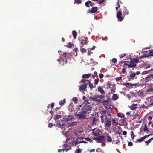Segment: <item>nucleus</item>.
<instances>
[{
    "mask_svg": "<svg viewBox=\"0 0 153 153\" xmlns=\"http://www.w3.org/2000/svg\"><path fill=\"white\" fill-rule=\"evenodd\" d=\"M86 113V111L79 112L78 114H76L75 116L78 117L79 119H85L87 117V116L85 115Z\"/></svg>",
    "mask_w": 153,
    "mask_h": 153,
    "instance_id": "obj_2",
    "label": "nucleus"
},
{
    "mask_svg": "<svg viewBox=\"0 0 153 153\" xmlns=\"http://www.w3.org/2000/svg\"><path fill=\"white\" fill-rule=\"evenodd\" d=\"M86 140L89 142L90 143H93V140L89 137H87L85 138Z\"/></svg>",
    "mask_w": 153,
    "mask_h": 153,
    "instance_id": "obj_43",
    "label": "nucleus"
},
{
    "mask_svg": "<svg viewBox=\"0 0 153 153\" xmlns=\"http://www.w3.org/2000/svg\"><path fill=\"white\" fill-rule=\"evenodd\" d=\"M98 98H100L101 99H102L104 97V96L102 95H98Z\"/></svg>",
    "mask_w": 153,
    "mask_h": 153,
    "instance_id": "obj_59",
    "label": "nucleus"
},
{
    "mask_svg": "<svg viewBox=\"0 0 153 153\" xmlns=\"http://www.w3.org/2000/svg\"><path fill=\"white\" fill-rule=\"evenodd\" d=\"M132 61L134 62V63H138L139 62V60L137 59H134Z\"/></svg>",
    "mask_w": 153,
    "mask_h": 153,
    "instance_id": "obj_55",
    "label": "nucleus"
},
{
    "mask_svg": "<svg viewBox=\"0 0 153 153\" xmlns=\"http://www.w3.org/2000/svg\"><path fill=\"white\" fill-rule=\"evenodd\" d=\"M115 89L114 88V87L113 88H112L111 89V93H113L115 92Z\"/></svg>",
    "mask_w": 153,
    "mask_h": 153,
    "instance_id": "obj_56",
    "label": "nucleus"
},
{
    "mask_svg": "<svg viewBox=\"0 0 153 153\" xmlns=\"http://www.w3.org/2000/svg\"><path fill=\"white\" fill-rule=\"evenodd\" d=\"M56 122V124H54V126H56L60 128H65V124H60V122L59 121L57 120Z\"/></svg>",
    "mask_w": 153,
    "mask_h": 153,
    "instance_id": "obj_6",
    "label": "nucleus"
},
{
    "mask_svg": "<svg viewBox=\"0 0 153 153\" xmlns=\"http://www.w3.org/2000/svg\"><path fill=\"white\" fill-rule=\"evenodd\" d=\"M141 108H147V107L144 104L142 105H141Z\"/></svg>",
    "mask_w": 153,
    "mask_h": 153,
    "instance_id": "obj_62",
    "label": "nucleus"
},
{
    "mask_svg": "<svg viewBox=\"0 0 153 153\" xmlns=\"http://www.w3.org/2000/svg\"><path fill=\"white\" fill-rule=\"evenodd\" d=\"M133 145L132 143L131 142H130L128 143V146H132Z\"/></svg>",
    "mask_w": 153,
    "mask_h": 153,
    "instance_id": "obj_63",
    "label": "nucleus"
},
{
    "mask_svg": "<svg viewBox=\"0 0 153 153\" xmlns=\"http://www.w3.org/2000/svg\"><path fill=\"white\" fill-rule=\"evenodd\" d=\"M91 75V74L90 73L85 74H84L82 76V77L83 78H88L90 77Z\"/></svg>",
    "mask_w": 153,
    "mask_h": 153,
    "instance_id": "obj_19",
    "label": "nucleus"
},
{
    "mask_svg": "<svg viewBox=\"0 0 153 153\" xmlns=\"http://www.w3.org/2000/svg\"><path fill=\"white\" fill-rule=\"evenodd\" d=\"M73 101L74 102V104H76L77 103L78 99L76 97H74L72 99Z\"/></svg>",
    "mask_w": 153,
    "mask_h": 153,
    "instance_id": "obj_27",
    "label": "nucleus"
},
{
    "mask_svg": "<svg viewBox=\"0 0 153 153\" xmlns=\"http://www.w3.org/2000/svg\"><path fill=\"white\" fill-rule=\"evenodd\" d=\"M88 81H89L88 80H86L85 79H82L81 81V82L82 83L86 84V83H88L87 82H88Z\"/></svg>",
    "mask_w": 153,
    "mask_h": 153,
    "instance_id": "obj_37",
    "label": "nucleus"
},
{
    "mask_svg": "<svg viewBox=\"0 0 153 153\" xmlns=\"http://www.w3.org/2000/svg\"><path fill=\"white\" fill-rule=\"evenodd\" d=\"M109 102L108 100H102V103L103 105L105 104V103H109Z\"/></svg>",
    "mask_w": 153,
    "mask_h": 153,
    "instance_id": "obj_35",
    "label": "nucleus"
},
{
    "mask_svg": "<svg viewBox=\"0 0 153 153\" xmlns=\"http://www.w3.org/2000/svg\"><path fill=\"white\" fill-rule=\"evenodd\" d=\"M108 118L110 121H111V122H112L111 123L112 124L116 123V118H115V116L113 114L110 116L109 117H108Z\"/></svg>",
    "mask_w": 153,
    "mask_h": 153,
    "instance_id": "obj_5",
    "label": "nucleus"
},
{
    "mask_svg": "<svg viewBox=\"0 0 153 153\" xmlns=\"http://www.w3.org/2000/svg\"><path fill=\"white\" fill-rule=\"evenodd\" d=\"M89 4L91 7L95 5L94 3L91 1H88L85 3V6L88 7H90Z\"/></svg>",
    "mask_w": 153,
    "mask_h": 153,
    "instance_id": "obj_10",
    "label": "nucleus"
},
{
    "mask_svg": "<svg viewBox=\"0 0 153 153\" xmlns=\"http://www.w3.org/2000/svg\"><path fill=\"white\" fill-rule=\"evenodd\" d=\"M123 13L124 16L125 15H128L129 14V11L127 9L125 8L124 10L123 11Z\"/></svg>",
    "mask_w": 153,
    "mask_h": 153,
    "instance_id": "obj_23",
    "label": "nucleus"
},
{
    "mask_svg": "<svg viewBox=\"0 0 153 153\" xmlns=\"http://www.w3.org/2000/svg\"><path fill=\"white\" fill-rule=\"evenodd\" d=\"M97 73L96 71H95L94 72V74L92 75V77L93 79H95V76L97 75Z\"/></svg>",
    "mask_w": 153,
    "mask_h": 153,
    "instance_id": "obj_45",
    "label": "nucleus"
},
{
    "mask_svg": "<svg viewBox=\"0 0 153 153\" xmlns=\"http://www.w3.org/2000/svg\"><path fill=\"white\" fill-rule=\"evenodd\" d=\"M61 117V115H56L54 117V119L56 120L59 119Z\"/></svg>",
    "mask_w": 153,
    "mask_h": 153,
    "instance_id": "obj_39",
    "label": "nucleus"
},
{
    "mask_svg": "<svg viewBox=\"0 0 153 153\" xmlns=\"http://www.w3.org/2000/svg\"><path fill=\"white\" fill-rule=\"evenodd\" d=\"M98 91L102 94H105V91L102 88H101L100 86H99L98 88Z\"/></svg>",
    "mask_w": 153,
    "mask_h": 153,
    "instance_id": "obj_15",
    "label": "nucleus"
},
{
    "mask_svg": "<svg viewBox=\"0 0 153 153\" xmlns=\"http://www.w3.org/2000/svg\"><path fill=\"white\" fill-rule=\"evenodd\" d=\"M99 79L98 78H97L95 80V83L97 85L99 82Z\"/></svg>",
    "mask_w": 153,
    "mask_h": 153,
    "instance_id": "obj_54",
    "label": "nucleus"
},
{
    "mask_svg": "<svg viewBox=\"0 0 153 153\" xmlns=\"http://www.w3.org/2000/svg\"><path fill=\"white\" fill-rule=\"evenodd\" d=\"M94 98V101H99V100H97V98H98V95H95L94 97H93Z\"/></svg>",
    "mask_w": 153,
    "mask_h": 153,
    "instance_id": "obj_31",
    "label": "nucleus"
},
{
    "mask_svg": "<svg viewBox=\"0 0 153 153\" xmlns=\"http://www.w3.org/2000/svg\"><path fill=\"white\" fill-rule=\"evenodd\" d=\"M80 51L82 53H86V50L83 48H81Z\"/></svg>",
    "mask_w": 153,
    "mask_h": 153,
    "instance_id": "obj_42",
    "label": "nucleus"
},
{
    "mask_svg": "<svg viewBox=\"0 0 153 153\" xmlns=\"http://www.w3.org/2000/svg\"><path fill=\"white\" fill-rule=\"evenodd\" d=\"M72 33L74 39H75L77 35L76 32L75 30H73L72 32Z\"/></svg>",
    "mask_w": 153,
    "mask_h": 153,
    "instance_id": "obj_24",
    "label": "nucleus"
},
{
    "mask_svg": "<svg viewBox=\"0 0 153 153\" xmlns=\"http://www.w3.org/2000/svg\"><path fill=\"white\" fill-rule=\"evenodd\" d=\"M88 83L89 87L92 90L94 88L93 85L91 83V82L89 81H88Z\"/></svg>",
    "mask_w": 153,
    "mask_h": 153,
    "instance_id": "obj_34",
    "label": "nucleus"
},
{
    "mask_svg": "<svg viewBox=\"0 0 153 153\" xmlns=\"http://www.w3.org/2000/svg\"><path fill=\"white\" fill-rule=\"evenodd\" d=\"M88 56L90 55L92 53V52L91 51V48H88Z\"/></svg>",
    "mask_w": 153,
    "mask_h": 153,
    "instance_id": "obj_41",
    "label": "nucleus"
},
{
    "mask_svg": "<svg viewBox=\"0 0 153 153\" xmlns=\"http://www.w3.org/2000/svg\"><path fill=\"white\" fill-rule=\"evenodd\" d=\"M112 98L113 100H116L119 98V95L117 94H114Z\"/></svg>",
    "mask_w": 153,
    "mask_h": 153,
    "instance_id": "obj_16",
    "label": "nucleus"
},
{
    "mask_svg": "<svg viewBox=\"0 0 153 153\" xmlns=\"http://www.w3.org/2000/svg\"><path fill=\"white\" fill-rule=\"evenodd\" d=\"M103 105L105 107V108L107 109H108L110 108V105H109V102Z\"/></svg>",
    "mask_w": 153,
    "mask_h": 153,
    "instance_id": "obj_28",
    "label": "nucleus"
},
{
    "mask_svg": "<svg viewBox=\"0 0 153 153\" xmlns=\"http://www.w3.org/2000/svg\"><path fill=\"white\" fill-rule=\"evenodd\" d=\"M129 86V87H128V88L129 89H131L132 88L133 86H138V83L132 84L131 83H130Z\"/></svg>",
    "mask_w": 153,
    "mask_h": 153,
    "instance_id": "obj_22",
    "label": "nucleus"
},
{
    "mask_svg": "<svg viewBox=\"0 0 153 153\" xmlns=\"http://www.w3.org/2000/svg\"><path fill=\"white\" fill-rule=\"evenodd\" d=\"M130 64H129L128 65V68H134L136 66V65L134 63V62L133 61H130L129 62Z\"/></svg>",
    "mask_w": 153,
    "mask_h": 153,
    "instance_id": "obj_14",
    "label": "nucleus"
},
{
    "mask_svg": "<svg viewBox=\"0 0 153 153\" xmlns=\"http://www.w3.org/2000/svg\"><path fill=\"white\" fill-rule=\"evenodd\" d=\"M72 118V116L71 115H69L68 117H66L63 118V120L64 119H67L68 120H70Z\"/></svg>",
    "mask_w": 153,
    "mask_h": 153,
    "instance_id": "obj_29",
    "label": "nucleus"
},
{
    "mask_svg": "<svg viewBox=\"0 0 153 153\" xmlns=\"http://www.w3.org/2000/svg\"><path fill=\"white\" fill-rule=\"evenodd\" d=\"M98 10V8L97 7H92L91 10L89 11V12L90 13H95Z\"/></svg>",
    "mask_w": 153,
    "mask_h": 153,
    "instance_id": "obj_11",
    "label": "nucleus"
},
{
    "mask_svg": "<svg viewBox=\"0 0 153 153\" xmlns=\"http://www.w3.org/2000/svg\"><path fill=\"white\" fill-rule=\"evenodd\" d=\"M91 118L92 120V122L91 123L92 126L94 125L96 123V119L95 117L94 116L92 115V116L91 117Z\"/></svg>",
    "mask_w": 153,
    "mask_h": 153,
    "instance_id": "obj_12",
    "label": "nucleus"
},
{
    "mask_svg": "<svg viewBox=\"0 0 153 153\" xmlns=\"http://www.w3.org/2000/svg\"><path fill=\"white\" fill-rule=\"evenodd\" d=\"M88 85V83L83 84L82 85L80 86L79 90L82 92L85 91V89L87 88V86Z\"/></svg>",
    "mask_w": 153,
    "mask_h": 153,
    "instance_id": "obj_8",
    "label": "nucleus"
},
{
    "mask_svg": "<svg viewBox=\"0 0 153 153\" xmlns=\"http://www.w3.org/2000/svg\"><path fill=\"white\" fill-rule=\"evenodd\" d=\"M65 100V99H64L63 100L60 101L59 102V104L61 105H64L65 103H66Z\"/></svg>",
    "mask_w": 153,
    "mask_h": 153,
    "instance_id": "obj_26",
    "label": "nucleus"
},
{
    "mask_svg": "<svg viewBox=\"0 0 153 153\" xmlns=\"http://www.w3.org/2000/svg\"><path fill=\"white\" fill-rule=\"evenodd\" d=\"M137 104H132V105H131L130 107V108L131 110H135L136 108H137Z\"/></svg>",
    "mask_w": 153,
    "mask_h": 153,
    "instance_id": "obj_21",
    "label": "nucleus"
},
{
    "mask_svg": "<svg viewBox=\"0 0 153 153\" xmlns=\"http://www.w3.org/2000/svg\"><path fill=\"white\" fill-rule=\"evenodd\" d=\"M74 45L73 44H71L70 43H69L68 45H67V47L69 48H71L72 46H73Z\"/></svg>",
    "mask_w": 153,
    "mask_h": 153,
    "instance_id": "obj_47",
    "label": "nucleus"
},
{
    "mask_svg": "<svg viewBox=\"0 0 153 153\" xmlns=\"http://www.w3.org/2000/svg\"><path fill=\"white\" fill-rule=\"evenodd\" d=\"M92 108V107L90 105H86L84 106L82 109V110H85V111L86 112V111H91Z\"/></svg>",
    "mask_w": 153,
    "mask_h": 153,
    "instance_id": "obj_7",
    "label": "nucleus"
},
{
    "mask_svg": "<svg viewBox=\"0 0 153 153\" xmlns=\"http://www.w3.org/2000/svg\"><path fill=\"white\" fill-rule=\"evenodd\" d=\"M112 62L114 63H116L117 62V59L115 58H114L112 59Z\"/></svg>",
    "mask_w": 153,
    "mask_h": 153,
    "instance_id": "obj_46",
    "label": "nucleus"
},
{
    "mask_svg": "<svg viewBox=\"0 0 153 153\" xmlns=\"http://www.w3.org/2000/svg\"><path fill=\"white\" fill-rule=\"evenodd\" d=\"M77 125V123L75 122H73L71 123H68V125L69 126H73Z\"/></svg>",
    "mask_w": 153,
    "mask_h": 153,
    "instance_id": "obj_20",
    "label": "nucleus"
},
{
    "mask_svg": "<svg viewBox=\"0 0 153 153\" xmlns=\"http://www.w3.org/2000/svg\"><path fill=\"white\" fill-rule=\"evenodd\" d=\"M66 55H67V53H63L62 54V56L63 57V58L62 57H61V59L62 60H64V59H65L66 58H65L63 57L66 58Z\"/></svg>",
    "mask_w": 153,
    "mask_h": 153,
    "instance_id": "obj_33",
    "label": "nucleus"
},
{
    "mask_svg": "<svg viewBox=\"0 0 153 153\" xmlns=\"http://www.w3.org/2000/svg\"><path fill=\"white\" fill-rule=\"evenodd\" d=\"M48 126L49 128H51L53 126V124L52 123H50L48 124Z\"/></svg>",
    "mask_w": 153,
    "mask_h": 153,
    "instance_id": "obj_53",
    "label": "nucleus"
},
{
    "mask_svg": "<svg viewBox=\"0 0 153 153\" xmlns=\"http://www.w3.org/2000/svg\"><path fill=\"white\" fill-rule=\"evenodd\" d=\"M118 116L120 117H123L124 116V115L122 113L119 112L117 113Z\"/></svg>",
    "mask_w": 153,
    "mask_h": 153,
    "instance_id": "obj_32",
    "label": "nucleus"
},
{
    "mask_svg": "<svg viewBox=\"0 0 153 153\" xmlns=\"http://www.w3.org/2000/svg\"><path fill=\"white\" fill-rule=\"evenodd\" d=\"M54 103H52L50 105L51 108L53 109L54 106Z\"/></svg>",
    "mask_w": 153,
    "mask_h": 153,
    "instance_id": "obj_61",
    "label": "nucleus"
},
{
    "mask_svg": "<svg viewBox=\"0 0 153 153\" xmlns=\"http://www.w3.org/2000/svg\"><path fill=\"white\" fill-rule=\"evenodd\" d=\"M98 1V4H101L104 2L105 0H99Z\"/></svg>",
    "mask_w": 153,
    "mask_h": 153,
    "instance_id": "obj_49",
    "label": "nucleus"
},
{
    "mask_svg": "<svg viewBox=\"0 0 153 153\" xmlns=\"http://www.w3.org/2000/svg\"><path fill=\"white\" fill-rule=\"evenodd\" d=\"M126 55V54H121L119 56V57L120 58H123Z\"/></svg>",
    "mask_w": 153,
    "mask_h": 153,
    "instance_id": "obj_60",
    "label": "nucleus"
},
{
    "mask_svg": "<svg viewBox=\"0 0 153 153\" xmlns=\"http://www.w3.org/2000/svg\"><path fill=\"white\" fill-rule=\"evenodd\" d=\"M119 141L118 140H117L116 141L113 140L112 142V144H118Z\"/></svg>",
    "mask_w": 153,
    "mask_h": 153,
    "instance_id": "obj_38",
    "label": "nucleus"
},
{
    "mask_svg": "<svg viewBox=\"0 0 153 153\" xmlns=\"http://www.w3.org/2000/svg\"><path fill=\"white\" fill-rule=\"evenodd\" d=\"M71 145L72 146H76L77 144L78 143L76 141H73L71 142L70 143Z\"/></svg>",
    "mask_w": 153,
    "mask_h": 153,
    "instance_id": "obj_30",
    "label": "nucleus"
},
{
    "mask_svg": "<svg viewBox=\"0 0 153 153\" xmlns=\"http://www.w3.org/2000/svg\"><path fill=\"white\" fill-rule=\"evenodd\" d=\"M108 111L106 110H103L102 112L103 114H102L101 116H103V117H105V116H107V113Z\"/></svg>",
    "mask_w": 153,
    "mask_h": 153,
    "instance_id": "obj_25",
    "label": "nucleus"
},
{
    "mask_svg": "<svg viewBox=\"0 0 153 153\" xmlns=\"http://www.w3.org/2000/svg\"><path fill=\"white\" fill-rule=\"evenodd\" d=\"M107 137V141L109 142H112V137L110 135L108 134L107 133V134L105 135Z\"/></svg>",
    "mask_w": 153,
    "mask_h": 153,
    "instance_id": "obj_13",
    "label": "nucleus"
},
{
    "mask_svg": "<svg viewBox=\"0 0 153 153\" xmlns=\"http://www.w3.org/2000/svg\"><path fill=\"white\" fill-rule=\"evenodd\" d=\"M97 140L96 142L97 143H102L105 141V137L104 136L101 135L97 137Z\"/></svg>",
    "mask_w": 153,
    "mask_h": 153,
    "instance_id": "obj_4",
    "label": "nucleus"
},
{
    "mask_svg": "<svg viewBox=\"0 0 153 153\" xmlns=\"http://www.w3.org/2000/svg\"><path fill=\"white\" fill-rule=\"evenodd\" d=\"M80 43L81 45H87L88 43V41L86 40H81L80 41Z\"/></svg>",
    "mask_w": 153,
    "mask_h": 153,
    "instance_id": "obj_18",
    "label": "nucleus"
},
{
    "mask_svg": "<svg viewBox=\"0 0 153 153\" xmlns=\"http://www.w3.org/2000/svg\"><path fill=\"white\" fill-rule=\"evenodd\" d=\"M153 91V88H149L147 90V92H152Z\"/></svg>",
    "mask_w": 153,
    "mask_h": 153,
    "instance_id": "obj_64",
    "label": "nucleus"
},
{
    "mask_svg": "<svg viewBox=\"0 0 153 153\" xmlns=\"http://www.w3.org/2000/svg\"><path fill=\"white\" fill-rule=\"evenodd\" d=\"M143 130L145 132H146V131H149V130L147 128V126L146 125V124L145 125L144 128L143 129Z\"/></svg>",
    "mask_w": 153,
    "mask_h": 153,
    "instance_id": "obj_36",
    "label": "nucleus"
},
{
    "mask_svg": "<svg viewBox=\"0 0 153 153\" xmlns=\"http://www.w3.org/2000/svg\"><path fill=\"white\" fill-rule=\"evenodd\" d=\"M149 56H153V51L152 50H150L149 52Z\"/></svg>",
    "mask_w": 153,
    "mask_h": 153,
    "instance_id": "obj_50",
    "label": "nucleus"
},
{
    "mask_svg": "<svg viewBox=\"0 0 153 153\" xmlns=\"http://www.w3.org/2000/svg\"><path fill=\"white\" fill-rule=\"evenodd\" d=\"M82 99L84 101V102L86 103V104H90L91 102H89L88 101L89 100V99H86V97L85 96H83L82 97Z\"/></svg>",
    "mask_w": 153,
    "mask_h": 153,
    "instance_id": "obj_17",
    "label": "nucleus"
},
{
    "mask_svg": "<svg viewBox=\"0 0 153 153\" xmlns=\"http://www.w3.org/2000/svg\"><path fill=\"white\" fill-rule=\"evenodd\" d=\"M99 77L100 79L102 78L104 76V75L102 73L99 74Z\"/></svg>",
    "mask_w": 153,
    "mask_h": 153,
    "instance_id": "obj_51",
    "label": "nucleus"
},
{
    "mask_svg": "<svg viewBox=\"0 0 153 153\" xmlns=\"http://www.w3.org/2000/svg\"><path fill=\"white\" fill-rule=\"evenodd\" d=\"M126 68H122V71L121 72V73L122 74H123L126 73Z\"/></svg>",
    "mask_w": 153,
    "mask_h": 153,
    "instance_id": "obj_57",
    "label": "nucleus"
},
{
    "mask_svg": "<svg viewBox=\"0 0 153 153\" xmlns=\"http://www.w3.org/2000/svg\"><path fill=\"white\" fill-rule=\"evenodd\" d=\"M122 77L120 76L119 77H116L115 79V80L116 81H120V80H121Z\"/></svg>",
    "mask_w": 153,
    "mask_h": 153,
    "instance_id": "obj_44",
    "label": "nucleus"
},
{
    "mask_svg": "<svg viewBox=\"0 0 153 153\" xmlns=\"http://www.w3.org/2000/svg\"><path fill=\"white\" fill-rule=\"evenodd\" d=\"M101 122L104 123L105 127H109L111 126V122L110 121L106 116L105 117H103V116H100Z\"/></svg>",
    "mask_w": 153,
    "mask_h": 153,
    "instance_id": "obj_1",
    "label": "nucleus"
},
{
    "mask_svg": "<svg viewBox=\"0 0 153 153\" xmlns=\"http://www.w3.org/2000/svg\"><path fill=\"white\" fill-rule=\"evenodd\" d=\"M135 76V73L134 72L131 74L129 76H127V77L128 79V81H130L131 80H134Z\"/></svg>",
    "mask_w": 153,
    "mask_h": 153,
    "instance_id": "obj_9",
    "label": "nucleus"
},
{
    "mask_svg": "<svg viewBox=\"0 0 153 153\" xmlns=\"http://www.w3.org/2000/svg\"><path fill=\"white\" fill-rule=\"evenodd\" d=\"M144 140V138H143V137H142L140 139H137V141L138 142H140L143 141Z\"/></svg>",
    "mask_w": 153,
    "mask_h": 153,
    "instance_id": "obj_48",
    "label": "nucleus"
},
{
    "mask_svg": "<svg viewBox=\"0 0 153 153\" xmlns=\"http://www.w3.org/2000/svg\"><path fill=\"white\" fill-rule=\"evenodd\" d=\"M112 114H111V113L110 111H108L107 114V116H110Z\"/></svg>",
    "mask_w": 153,
    "mask_h": 153,
    "instance_id": "obj_58",
    "label": "nucleus"
},
{
    "mask_svg": "<svg viewBox=\"0 0 153 153\" xmlns=\"http://www.w3.org/2000/svg\"><path fill=\"white\" fill-rule=\"evenodd\" d=\"M153 140V137L151 138L149 140H148L146 141L145 143H146L148 144H149Z\"/></svg>",
    "mask_w": 153,
    "mask_h": 153,
    "instance_id": "obj_40",
    "label": "nucleus"
},
{
    "mask_svg": "<svg viewBox=\"0 0 153 153\" xmlns=\"http://www.w3.org/2000/svg\"><path fill=\"white\" fill-rule=\"evenodd\" d=\"M75 2L78 4H80L82 2L80 0H75Z\"/></svg>",
    "mask_w": 153,
    "mask_h": 153,
    "instance_id": "obj_52",
    "label": "nucleus"
},
{
    "mask_svg": "<svg viewBox=\"0 0 153 153\" xmlns=\"http://www.w3.org/2000/svg\"><path fill=\"white\" fill-rule=\"evenodd\" d=\"M122 13L120 11H118L116 14V17L119 21H122L124 19V17L122 16Z\"/></svg>",
    "mask_w": 153,
    "mask_h": 153,
    "instance_id": "obj_3",
    "label": "nucleus"
}]
</instances>
